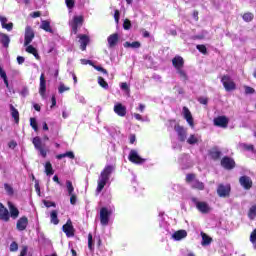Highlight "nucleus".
<instances>
[{
	"label": "nucleus",
	"instance_id": "4be33fe9",
	"mask_svg": "<svg viewBox=\"0 0 256 256\" xmlns=\"http://www.w3.org/2000/svg\"><path fill=\"white\" fill-rule=\"evenodd\" d=\"M0 219L6 222L9 221V210L2 203H0Z\"/></svg>",
	"mask_w": 256,
	"mask_h": 256
},
{
	"label": "nucleus",
	"instance_id": "8fccbe9b",
	"mask_svg": "<svg viewBox=\"0 0 256 256\" xmlns=\"http://www.w3.org/2000/svg\"><path fill=\"white\" fill-rule=\"evenodd\" d=\"M123 27L126 31H129V29H131V21L129 19H125L123 23Z\"/></svg>",
	"mask_w": 256,
	"mask_h": 256
},
{
	"label": "nucleus",
	"instance_id": "e433bc0d",
	"mask_svg": "<svg viewBox=\"0 0 256 256\" xmlns=\"http://www.w3.org/2000/svg\"><path fill=\"white\" fill-rule=\"evenodd\" d=\"M180 79H182V81H187L188 77H187V73L185 72V70H183V68H179L178 70H176Z\"/></svg>",
	"mask_w": 256,
	"mask_h": 256
},
{
	"label": "nucleus",
	"instance_id": "c85d7f7f",
	"mask_svg": "<svg viewBox=\"0 0 256 256\" xmlns=\"http://www.w3.org/2000/svg\"><path fill=\"white\" fill-rule=\"evenodd\" d=\"M0 41L3 45V47H9V43H11V39L9 38V36L7 34H0Z\"/></svg>",
	"mask_w": 256,
	"mask_h": 256
},
{
	"label": "nucleus",
	"instance_id": "cd10ccee",
	"mask_svg": "<svg viewBox=\"0 0 256 256\" xmlns=\"http://www.w3.org/2000/svg\"><path fill=\"white\" fill-rule=\"evenodd\" d=\"M201 237H202L201 245H203V247L207 245H211V241H213V239H211L209 235H207L205 232H201Z\"/></svg>",
	"mask_w": 256,
	"mask_h": 256
},
{
	"label": "nucleus",
	"instance_id": "1a4fd4ad",
	"mask_svg": "<svg viewBox=\"0 0 256 256\" xmlns=\"http://www.w3.org/2000/svg\"><path fill=\"white\" fill-rule=\"evenodd\" d=\"M214 125L216 127H222V129H227V125H229V119L225 116H219L214 118Z\"/></svg>",
	"mask_w": 256,
	"mask_h": 256
},
{
	"label": "nucleus",
	"instance_id": "c03bdc74",
	"mask_svg": "<svg viewBox=\"0 0 256 256\" xmlns=\"http://www.w3.org/2000/svg\"><path fill=\"white\" fill-rule=\"evenodd\" d=\"M71 88L65 86V84L60 83V86L58 87V93H65V91H70Z\"/></svg>",
	"mask_w": 256,
	"mask_h": 256
},
{
	"label": "nucleus",
	"instance_id": "58836bf2",
	"mask_svg": "<svg viewBox=\"0 0 256 256\" xmlns=\"http://www.w3.org/2000/svg\"><path fill=\"white\" fill-rule=\"evenodd\" d=\"M66 189H67L69 195H73L75 188L73 187V183L69 180L66 181Z\"/></svg>",
	"mask_w": 256,
	"mask_h": 256
},
{
	"label": "nucleus",
	"instance_id": "338daca9",
	"mask_svg": "<svg viewBox=\"0 0 256 256\" xmlns=\"http://www.w3.org/2000/svg\"><path fill=\"white\" fill-rule=\"evenodd\" d=\"M119 16H120L119 10H115L114 19L116 23H119Z\"/></svg>",
	"mask_w": 256,
	"mask_h": 256
},
{
	"label": "nucleus",
	"instance_id": "79ce46f5",
	"mask_svg": "<svg viewBox=\"0 0 256 256\" xmlns=\"http://www.w3.org/2000/svg\"><path fill=\"white\" fill-rule=\"evenodd\" d=\"M250 241L253 243L254 249H256V228L253 230V232L250 235Z\"/></svg>",
	"mask_w": 256,
	"mask_h": 256
},
{
	"label": "nucleus",
	"instance_id": "774afa93",
	"mask_svg": "<svg viewBox=\"0 0 256 256\" xmlns=\"http://www.w3.org/2000/svg\"><path fill=\"white\" fill-rule=\"evenodd\" d=\"M26 255H27V246H24L20 252V256H26Z\"/></svg>",
	"mask_w": 256,
	"mask_h": 256
},
{
	"label": "nucleus",
	"instance_id": "2f4dec72",
	"mask_svg": "<svg viewBox=\"0 0 256 256\" xmlns=\"http://www.w3.org/2000/svg\"><path fill=\"white\" fill-rule=\"evenodd\" d=\"M64 157H67L68 159H75V153H73V151H68V152H65L63 154H58L56 156V159H64Z\"/></svg>",
	"mask_w": 256,
	"mask_h": 256
},
{
	"label": "nucleus",
	"instance_id": "9b49d317",
	"mask_svg": "<svg viewBox=\"0 0 256 256\" xmlns=\"http://www.w3.org/2000/svg\"><path fill=\"white\" fill-rule=\"evenodd\" d=\"M47 91V82L45 81V74H41L40 76V86H39V93L42 99H45L47 96L45 95Z\"/></svg>",
	"mask_w": 256,
	"mask_h": 256
},
{
	"label": "nucleus",
	"instance_id": "4c0bfd02",
	"mask_svg": "<svg viewBox=\"0 0 256 256\" xmlns=\"http://www.w3.org/2000/svg\"><path fill=\"white\" fill-rule=\"evenodd\" d=\"M98 85H100V87L103 89H109V84L103 77H98Z\"/></svg>",
	"mask_w": 256,
	"mask_h": 256
},
{
	"label": "nucleus",
	"instance_id": "49530a36",
	"mask_svg": "<svg viewBox=\"0 0 256 256\" xmlns=\"http://www.w3.org/2000/svg\"><path fill=\"white\" fill-rule=\"evenodd\" d=\"M2 28L7 29L8 31H13V23L10 22V23L7 24V22H4L2 24Z\"/></svg>",
	"mask_w": 256,
	"mask_h": 256
},
{
	"label": "nucleus",
	"instance_id": "4d7b16f0",
	"mask_svg": "<svg viewBox=\"0 0 256 256\" xmlns=\"http://www.w3.org/2000/svg\"><path fill=\"white\" fill-rule=\"evenodd\" d=\"M4 188L9 195H13V188L9 184H4Z\"/></svg>",
	"mask_w": 256,
	"mask_h": 256
},
{
	"label": "nucleus",
	"instance_id": "6ab92c4d",
	"mask_svg": "<svg viewBox=\"0 0 256 256\" xmlns=\"http://www.w3.org/2000/svg\"><path fill=\"white\" fill-rule=\"evenodd\" d=\"M187 237V231L185 230H178L172 234V239L174 241H181Z\"/></svg>",
	"mask_w": 256,
	"mask_h": 256
},
{
	"label": "nucleus",
	"instance_id": "69168bd1",
	"mask_svg": "<svg viewBox=\"0 0 256 256\" xmlns=\"http://www.w3.org/2000/svg\"><path fill=\"white\" fill-rule=\"evenodd\" d=\"M17 63H18V65H23V63H25V58L22 56H18Z\"/></svg>",
	"mask_w": 256,
	"mask_h": 256
},
{
	"label": "nucleus",
	"instance_id": "423d86ee",
	"mask_svg": "<svg viewBox=\"0 0 256 256\" xmlns=\"http://www.w3.org/2000/svg\"><path fill=\"white\" fill-rule=\"evenodd\" d=\"M35 39V32H33V28L31 26H26L25 28V37H24V47L27 45H31V42Z\"/></svg>",
	"mask_w": 256,
	"mask_h": 256
},
{
	"label": "nucleus",
	"instance_id": "6e6552de",
	"mask_svg": "<svg viewBox=\"0 0 256 256\" xmlns=\"http://www.w3.org/2000/svg\"><path fill=\"white\" fill-rule=\"evenodd\" d=\"M62 229L66 234V237H74L75 229L73 228V223L71 222V220H67L66 224L63 225Z\"/></svg>",
	"mask_w": 256,
	"mask_h": 256
},
{
	"label": "nucleus",
	"instance_id": "6e6d98bb",
	"mask_svg": "<svg viewBox=\"0 0 256 256\" xmlns=\"http://www.w3.org/2000/svg\"><path fill=\"white\" fill-rule=\"evenodd\" d=\"M66 5L68 9H73L75 7V0H66Z\"/></svg>",
	"mask_w": 256,
	"mask_h": 256
},
{
	"label": "nucleus",
	"instance_id": "3c124183",
	"mask_svg": "<svg viewBox=\"0 0 256 256\" xmlns=\"http://www.w3.org/2000/svg\"><path fill=\"white\" fill-rule=\"evenodd\" d=\"M88 248L93 251V235H88Z\"/></svg>",
	"mask_w": 256,
	"mask_h": 256
},
{
	"label": "nucleus",
	"instance_id": "a878e982",
	"mask_svg": "<svg viewBox=\"0 0 256 256\" xmlns=\"http://www.w3.org/2000/svg\"><path fill=\"white\" fill-rule=\"evenodd\" d=\"M26 52L30 53L31 55H34L35 59L39 61L41 59V56H39V53L37 52V49L33 47L32 45H27L26 46Z\"/></svg>",
	"mask_w": 256,
	"mask_h": 256
},
{
	"label": "nucleus",
	"instance_id": "72a5a7b5",
	"mask_svg": "<svg viewBox=\"0 0 256 256\" xmlns=\"http://www.w3.org/2000/svg\"><path fill=\"white\" fill-rule=\"evenodd\" d=\"M50 222H51L53 225H59V218L57 217V210H53V211L50 213Z\"/></svg>",
	"mask_w": 256,
	"mask_h": 256
},
{
	"label": "nucleus",
	"instance_id": "9d476101",
	"mask_svg": "<svg viewBox=\"0 0 256 256\" xmlns=\"http://www.w3.org/2000/svg\"><path fill=\"white\" fill-rule=\"evenodd\" d=\"M231 192V186L220 184L217 188V194L220 197H229V193Z\"/></svg>",
	"mask_w": 256,
	"mask_h": 256
},
{
	"label": "nucleus",
	"instance_id": "ddd939ff",
	"mask_svg": "<svg viewBox=\"0 0 256 256\" xmlns=\"http://www.w3.org/2000/svg\"><path fill=\"white\" fill-rule=\"evenodd\" d=\"M114 113H116L118 117H125V115H127V107L121 103H117L114 105Z\"/></svg>",
	"mask_w": 256,
	"mask_h": 256
},
{
	"label": "nucleus",
	"instance_id": "473e14b6",
	"mask_svg": "<svg viewBox=\"0 0 256 256\" xmlns=\"http://www.w3.org/2000/svg\"><path fill=\"white\" fill-rule=\"evenodd\" d=\"M191 187H193V189H199V191H203L205 189V184L199 180H194L192 181Z\"/></svg>",
	"mask_w": 256,
	"mask_h": 256
},
{
	"label": "nucleus",
	"instance_id": "412c9836",
	"mask_svg": "<svg viewBox=\"0 0 256 256\" xmlns=\"http://www.w3.org/2000/svg\"><path fill=\"white\" fill-rule=\"evenodd\" d=\"M8 207L10 211L9 218L17 219V217H19V209H17V207H15L11 202H8Z\"/></svg>",
	"mask_w": 256,
	"mask_h": 256
},
{
	"label": "nucleus",
	"instance_id": "5701e85b",
	"mask_svg": "<svg viewBox=\"0 0 256 256\" xmlns=\"http://www.w3.org/2000/svg\"><path fill=\"white\" fill-rule=\"evenodd\" d=\"M199 141H201V136H199V134H191L187 139L188 145H197Z\"/></svg>",
	"mask_w": 256,
	"mask_h": 256
},
{
	"label": "nucleus",
	"instance_id": "09e8293b",
	"mask_svg": "<svg viewBox=\"0 0 256 256\" xmlns=\"http://www.w3.org/2000/svg\"><path fill=\"white\" fill-rule=\"evenodd\" d=\"M196 48L200 53H203V55L207 54V47H205V45H197Z\"/></svg>",
	"mask_w": 256,
	"mask_h": 256
},
{
	"label": "nucleus",
	"instance_id": "bf43d9fd",
	"mask_svg": "<svg viewBox=\"0 0 256 256\" xmlns=\"http://www.w3.org/2000/svg\"><path fill=\"white\" fill-rule=\"evenodd\" d=\"M94 69H96V71H100L101 73H104V75H107V70H105V68L101 66H94Z\"/></svg>",
	"mask_w": 256,
	"mask_h": 256
},
{
	"label": "nucleus",
	"instance_id": "2eb2a0df",
	"mask_svg": "<svg viewBox=\"0 0 256 256\" xmlns=\"http://www.w3.org/2000/svg\"><path fill=\"white\" fill-rule=\"evenodd\" d=\"M221 165L224 169L231 170L235 168V160L226 156L221 160Z\"/></svg>",
	"mask_w": 256,
	"mask_h": 256
},
{
	"label": "nucleus",
	"instance_id": "0eeeda50",
	"mask_svg": "<svg viewBox=\"0 0 256 256\" xmlns=\"http://www.w3.org/2000/svg\"><path fill=\"white\" fill-rule=\"evenodd\" d=\"M83 25V16H74L73 20L70 21V26L72 28V33L77 35V29Z\"/></svg>",
	"mask_w": 256,
	"mask_h": 256
},
{
	"label": "nucleus",
	"instance_id": "dca6fc26",
	"mask_svg": "<svg viewBox=\"0 0 256 256\" xmlns=\"http://www.w3.org/2000/svg\"><path fill=\"white\" fill-rule=\"evenodd\" d=\"M183 117L184 119H186L188 125H190V127H194V123H193V115H191V111H189V108L187 107H183Z\"/></svg>",
	"mask_w": 256,
	"mask_h": 256
},
{
	"label": "nucleus",
	"instance_id": "bb28decb",
	"mask_svg": "<svg viewBox=\"0 0 256 256\" xmlns=\"http://www.w3.org/2000/svg\"><path fill=\"white\" fill-rule=\"evenodd\" d=\"M89 44V37L87 35H80V48L82 51L87 49V45Z\"/></svg>",
	"mask_w": 256,
	"mask_h": 256
},
{
	"label": "nucleus",
	"instance_id": "4468645a",
	"mask_svg": "<svg viewBox=\"0 0 256 256\" xmlns=\"http://www.w3.org/2000/svg\"><path fill=\"white\" fill-rule=\"evenodd\" d=\"M239 183L246 190H249L251 187H253V181H251V178L248 176L240 177Z\"/></svg>",
	"mask_w": 256,
	"mask_h": 256
},
{
	"label": "nucleus",
	"instance_id": "b1692460",
	"mask_svg": "<svg viewBox=\"0 0 256 256\" xmlns=\"http://www.w3.org/2000/svg\"><path fill=\"white\" fill-rule=\"evenodd\" d=\"M237 149L238 151H253L255 147L252 144L239 143Z\"/></svg>",
	"mask_w": 256,
	"mask_h": 256
},
{
	"label": "nucleus",
	"instance_id": "5fc2aeb1",
	"mask_svg": "<svg viewBox=\"0 0 256 256\" xmlns=\"http://www.w3.org/2000/svg\"><path fill=\"white\" fill-rule=\"evenodd\" d=\"M120 88L122 89V91H126V93H129V85L127 84V82H122L120 85Z\"/></svg>",
	"mask_w": 256,
	"mask_h": 256
},
{
	"label": "nucleus",
	"instance_id": "20e7f679",
	"mask_svg": "<svg viewBox=\"0 0 256 256\" xmlns=\"http://www.w3.org/2000/svg\"><path fill=\"white\" fill-rule=\"evenodd\" d=\"M111 217V210L103 207L100 209V223L103 227H107L109 225V219Z\"/></svg>",
	"mask_w": 256,
	"mask_h": 256
},
{
	"label": "nucleus",
	"instance_id": "680f3d73",
	"mask_svg": "<svg viewBox=\"0 0 256 256\" xmlns=\"http://www.w3.org/2000/svg\"><path fill=\"white\" fill-rule=\"evenodd\" d=\"M77 99H78L79 103H81L82 105H85L87 103V100H85V96L79 95L77 97Z\"/></svg>",
	"mask_w": 256,
	"mask_h": 256
},
{
	"label": "nucleus",
	"instance_id": "37998d69",
	"mask_svg": "<svg viewBox=\"0 0 256 256\" xmlns=\"http://www.w3.org/2000/svg\"><path fill=\"white\" fill-rule=\"evenodd\" d=\"M210 155H211L212 159H219V157H221V151H219V150H212L210 152Z\"/></svg>",
	"mask_w": 256,
	"mask_h": 256
},
{
	"label": "nucleus",
	"instance_id": "a19ab883",
	"mask_svg": "<svg viewBox=\"0 0 256 256\" xmlns=\"http://www.w3.org/2000/svg\"><path fill=\"white\" fill-rule=\"evenodd\" d=\"M248 217L251 220L255 219V217H256V206L255 205L250 208V211L248 213Z\"/></svg>",
	"mask_w": 256,
	"mask_h": 256
},
{
	"label": "nucleus",
	"instance_id": "f03ea898",
	"mask_svg": "<svg viewBox=\"0 0 256 256\" xmlns=\"http://www.w3.org/2000/svg\"><path fill=\"white\" fill-rule=\"evenodd\" d=\"M221 83L225 89V91H235L237 89V86L235 85V82L233 79H231V76L229 75H224L221 78Z\"/></svg>",
	"mask_w": 256,
	"mask_h": 256
},
{
	"label": "nucleus",
	"instance_id": "393cba45",
	"mask_svg": "<svg viewBox=\"0 0 256 256\" xmlns=\"http://www.w3.org/2000/svg\"><path fill=\"white\" fill-rule=\"evenodd\" d=\"M40 29L46 31L47 33H53V29L51 28V22L47 20H43L40 25Z\"/></svg>",
	"mask_w": 256,
	"mask_h": 256
},
{
	"label": "nucleus",
	"instance_id": "aec40b11",
	"mask_svg": "<svg viewBox=\"0 0 256 256\" xmlns=\"http://www.w3.org/2000/svg\"><path fill=\"white\" fill-rule=\"evenodd\" d=\"M175 131L178 133V138L180 141H186L187 140V130H184L181 126H175Z\"/></svg>",
	"mask_w": 256,
	"mask_h": 256
},
{
	"label": "nucleus",
	"instance_id": "c756f323",
	"mask_svg": "<svg viewBox=\"0 0 256 256\" xmlns=\"http://www.w3.org/2000/svg\"><path fill=\"white\" fill-rule=\"evenodd\" d=\"M123 45L126 49H129V48L139 49V47H141V42H139V41H135V42H132V43L131 42H125Z\"/></svg>",
	"mask_w": 256,
	"mask_h": 256
},
{
	"label": "nucleus",
	"instance_id": "864d4df0",
	"mask_svg": "<svg viewBox=\"0 0 256 256\" xmlns=\"http://www.w3.org/2000/svg\"><path fill=\"white\" fill-rule=\"evenodd\" d=\"M18 249H19V245L17 244V242H12L10 244V251L15 252V251H18Z\"/></svg>",
	"mask_w": 256,
	"mask_h": 256
},
{
	"label": "nucleus",
	"instance_id": "c9c22d12",
	"mask_svg": "<svg viewBox=\"0 0 256 256\" xmlns=\"http://www.w3.org/2000/svg\"><path fill=\"white\" fill-rule=\"evenodd\" d=\"M44 167L46 175H53L55 173V171L53 170V165H51V162H46Z\"/></svg>",
	"mask_w": 256,
	"mask_h": 256
},
{
	"label": "nucleus",
	"instance_id": "7ed1b4c3",
	"mask_svg": "<svg viewBox=\"0 0 256 256\" xmlns=\"http://www.w3.org/2000/svg\"><path fill=\"white\" fill-rule=\"evenodd\" d=\"M192 202L196 205V208L200 213L207 214L211 213V206L207 202H201L197 198H192Z\"/></svg>",
	"mask_w": 256,
	"mask_h": 256
},
{
	"label": "nucleus",
	"instance_id": "052dcab7",
	"mask_svg": "<svg viewBox=\"0 0 256 256\" xmlns=\"http://www.w3.org/2000/svg\"><path fill=\"white\" fill-rule=\"evenodd\" d=\"M41 157H47V150H45L43 147L38 149Z\"/></svg>",
	"mask_w": 256,
	"mask_h": 256
},
{
	"label": "nucleus",
	"instance_id": "39448f33",
	"mask_svg": "<svg viewBox=\"0 0 256 256\" xmlns=\"http://www.w3.org/2000/svg\"><path fill=\"white\" fill-rule=\"evenodd\" d=\"M128 159L129 161H131V163H134L135 165H143V163L145 162V159L139 156V152H137V150H131Z\"/></svg>",
	"mask_w": 256,
	"mask_h": 256
},
{
	"label": "nucleus",
	"instance_id": "0e129e2a",
	"mask_svg": "<svg viewBox=\"0 0 256 256\" xmlns=\"http://www.w3.org/2000/svg\"><path fill=\"white\" fill-rule=\"evenodd\" d=\"M80 61L82 65H93V62L91 60L81 59Z\"/></svg>",
	"mask_w": 256,
	"mask_h": 256
},
{
	"label": "nucleus",
	"instance_id": "603ef678",
	"mask_svg": "<svg viewBox=\"0 0 256 256\" xmlns=\"http://www.w3.org/2000/svg\"><path fill=\"white\" fill-rule=\"evenodd\" d=\"M244 89H245V94L246 95H253V93H255V89H253L249 86H245Z\"/></svg>",
	"mask_w": 256,
	"mask_h": 256
},
{
	"label": "nucleus",
	"instance_id": "f257e3e1",
	"mask_svg": "<svg viewBox=\"0 0 256 256\" xmlns=\"http://www.w3.org/2000/svg\"><path fill=\"white\" fill-rule=\"evenodd\" d=\"M113 171H115V167L111 165H108L103 169V171L100 173V176L98 178V186L96 189V193H101L103 191Z\"/></svg>",
	"mask_w": 256,
	"mask_h": 256
},
{
	"label": "nucleus",
	"instance_id": "f8f14e48",
	"mask_svg": "<svg viewBox=\"0 0 256 256\" xmlns=\"http://www.w3.org/2000/svg\"><path fill=\"white\" fill-rule=\"evenodd\" d=\"M27 225H29V219L26 216L21 217L18 219L16 223V229L18 231H25L27 229Z\"/></svg>",
	"mask_w": 256,
	"mask_h": 256
},
{
	"label": "nucleus",
	"instance_id": "f3484780",
	"mask_svg": "<svg viewBox=\"0 0 256 256\" xmlns=\"http://www.w3.org/2000/svg\"><path fill=\"white\" fill-rule=\"evenodd\" d=\"M173 67H175L176 71L178 69H183V65H185V60H183V57L181 56H175L172 59Z\"/></svg>",
	"mask_w": 256,
	"mask_h": 256
},
{
	"label": "nucleus",
	"instance_id": "7c9ffc66",
	"mask_svg": "<svg viewBox=\"0 0 256 256\" xmlns=\"http://www.w3.org/2000/svg\"><path fill=\"white\" fill-rule=\"evenodd\" d=\"M10 111L15 123H19V111L15 108L14 105H10Z\"/></svg>",
	"mask_w": 256,
	"mask_h": 256
},
{
	"label": "nucleus",
	"instance_id": "f704fd0d",
	"mask_svg": "<svg viewBox=\"0 0 256 256\" xmlns=\"http://www.w3.org/2000/svg\"><path fill=\"white\" fill-rule=\"evenodd\" d=\"M32 143H33L35 149H37V150L43 148V142L41 141V138H39V137H34L32 140Z\"/></svg>",
	"mask_w": 256,
	"mask_h": 256
},
{
	"label": "nucleus",
	"instance_id": "a211bd4d",
	"mask_svg": "<svg viewBox=\"0 0 256 256\" xmlns=\"http://www.w3.org/2000/svg\"><path fill=\"white\" fill-rule=\"evenodd\" d=\"M107 41H108V47L110 49L115 47V45H117V43H119V34H117V33L111 34L108 37Z\"/></svg>",
	"mask_w": 256,
	"mask_h": 256
},
{
	"label": "nucleus",
	"instance_id": "e2e57ef3",
	"mask_svg": "<svg viewBox=\"0 0 256 256\" xmlns=\"http://www.w3.org/2000/svg\"><path fill=\"white\" fill-rule=\"evenodd\" d=\"M70 203L71 205H75V203H77V196H75V194L70 195Z\"/></svg>",
	"mask_w": 256,
	"mask_h": 256
},
{
	"label": "nucleus",
	"instance_id": "ea45409f",
	"mask_svg": "<svg viewBox=\"0 0 256 256\" xmlns=\"http://www.w3.org/2000/svg\"><path fill=\"white\" fill-rule=\"evenodd\" d=\"M30 126L34 131H39V126H37V119L36 118H30Z\"/></svg>",
	"mask_w": 256,
	"mask_h": 256
},
{
	"label": "nucleus",
	"instance_id": "a18cd8bd",
	"mask_svg": "<svg viewBox=\"0 0 256 256\" xmlns=\"http://www.w3.org/2000/svg\"><path fill=\"white\" fill-rule=\"evenodd\" d=\"M242 17L247 23H249V21H253V14L250 12L245 13Z\"/></svg>",
	"mask_w": 256,
	"mask_h": 256
},
{
	"label": "nucleus",
	"instance_id": "de8ad7c7",
	"mask_svg": "<svg viewBox=\"0 0 256 256\" xmlns=\"http://www.w3.org/2000/svg\"><path fill=\"white\" fill-rule=\"evenodd\" d=\"M186 181L187 183H190V185H192L193 181H196L195 174H188L186 176Z\"/></svg>",
	"mask_w": 256,
	"mask_h": 256
},
{
	"label": "nucleus",
	"instance_id": "13d9d810",
	"mask_svg": "<svg viewBox=\"0 0 256 256\" xmlns=\"http://www.w3.org/2000/svg\"><path fill=\"white\" fill-rule=\"evenodd\" d=\"M44 205L45 207L49 208V207H57V205L55 204V202H51V201H47L44 200Z\"/></svg>",
	"mask_w": 256,
	"mask_h": 256
}]
</instances>
